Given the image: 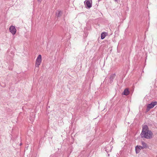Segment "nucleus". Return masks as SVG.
<instances>
[{"mask_svg":"<svg viewBox=\"0 0 157 157\" xmlns=\"http://www.w3.org/2000/svg\"><path fill=\"white\" fill-rule=\"evenodd\" d=\"M152 132L151 131L148 130V128L147 125H144L141 134V137L150 139L152 138Z\"/></svg>","mask_w":157,"mask_h":157,"instance_id":"obj_1","label":"nucleus"},{"mask_svg":"<svg viewBox=\"0 0 157 157\" xmlns=\"http://www.w3.org/2000/svg\"><path fill=\"white\" fill-rule=\"evenodd\" d=\"M157 104V102H152L150 104H148L147 106L146 111L148 112L150 109L153 108L154 106Z\"/></svg>","mask_w":157,"mask_h":157,"instance_id":"obj_2","label":"nucleus"},{"mask_svg":"<svg viewBox=\"0 0 157 157\" xmlns=\"http://www.w3.org/2000/svg\"><path fill=\"white\" fill-rule=\"evenodd\" d=\"M41 61V56L40 55L38 56L36 60L35 63V67H39V65H40Z\"/></svg>","mask_w":157,"mask_h":157,"instance_id":"obj_3","label":"nucleus"},{"mask_svg":"<svg viewBox=\"0 0 157 157\" xmlns=\"http://www.w3.org/2000/svg\"><path fill=\"white\" fill-rule=\"evenodd\" d=\"M84 3L88 8H90L92 6V0H86Z\"/></svg>","mask_w":157,"mask_h":157,"instance_id":"obj_4","label":"nucleus"},{"mask_svg":"<svg viewBox=\"0 0 157 157\" xmlns=\"http://www.w3.org/2000/svg\"><path fill=\"white\" fill-rule=\"evenodd\" d=\"M10 31L13 35H14L16 33V29L14 26H11L10 28Z\"/></svg>","mask_w":157,"mask_h":157,"instance_id":"obj_5","label":"nucleus"},{"mask_svg":"<svg viewBox=\"0 0 157 157\" xmlns=\"http://www.w3.org/2000/svg\"><path fill=\"white\" fill-rule=\"evenodd\" d=\"M115 74H114L112 75L109 78V82L110 83H112L113 81V79L115 77Z\"/></svg>","mask_w":157,"mask_h":157,"instance_id":"obj_6","label":"nucleus"},{"mask_svg":"<svg viewBox=\"0 0 157 157\" xmlns=\"http://www.w3.org/2000/svg\"><path fill=\"white\" fill-rule=\"evenodd\" d=\"M129 94V91L127 88L125 89L124 92H123L122 94L125 95L127 96Z\"/></svg>","mask_w":157,"mask_h":157,"instance_id":"obj_7","label":"nucleus"},{"mask_svg":"<svg viewBox=\"0 0 157 157\" xmlns=\"http://www.w3.org/2000/svg\"><path fill=\"white\" fill-rule=\"evenodd\" d=\"M141 145H142V147H143L144 148H147L148 146L147 145V144L145 143L143 141H142L141 142Z\"/></svg>","mask_w":157,"mask_h":157,"instance_id":"obj_8","label":"nucleus"},{"mask_svg":"<svg viewBox=\"0 0 157 157\" xmlns=\"http://www.w3.org/2000/svg\"><path fill=\"white\" fill-rule=\"evenodd\" d=\"M107 34L106 33H102L101 35V39H104L106 36Z\"/></svg>","mask_w":157,"mask_h":157,"instance_id":"obj_9","label":"nucleus"},{"mask_svg":"<svg viewBox=\"0 0 157 157\" xmlns=\"http://www.w3.org/2000/svg\"><path fill=\"white\" fill-rule=\"evenodd\" d=\"M62 12L61 11H58V12H57L56 13V16L57 17H59L62 15Z\"/></svg>","mask_w":157,"mask_h":157,"instance_id":"obj_10","label":"nucleus"},{"mask_svg":"<svg viewBox=\"0 0 157 157\" xmlns=\"http://www.w3.org/2000/svg\"><path fill=\"white\" fill-rule=\"evenodd\" d=\"M136 153H139L140 151V148H139L137 146H136Z\"/></svg>","mask_w":157,"mask_h":157,"instance_id":"obj_11","label":"nucleus"},{"mask_svg":"<svg viewBox=\"0 0 157 157\" xmlns=\"http://www.w3.org/2000/svg\"><path fill=\"white\" fill-rule=\"evenodd\" d=\"M139 148H140V150L141 149H144L143 147H142V146H137Z\"/></svg>","mask_w":157,"mask_h":157,"instance_id":"obj_12","label":"nucleus"},{"mask_svg":"<svg viewBox=\"0 0 157 157\" xmlns=\"http://www.w3.org/2000/svg\"><path fill=\"white\" fill-rule=\"evenodd\" d=\"M42 0H37L38 2H41V1H42Z\"/></svg>","mask_w":157,"mask_h":157,"instance_id":"obj_13","label":"nucleus"},{"mask_svg":"<svg viewBox=\"0 0 157 157\" xmlns=\"http://www.w3.org/2000/svg\"><path fill=\"white\" fill-rule=\"evenodd\" d=\"M115 1L117 2L118 0H114Z\"/></svg>","mask_w":157,"mask_h":157,"instance_id":"obj_14","label":"nucleus"}]
</instances>
